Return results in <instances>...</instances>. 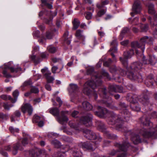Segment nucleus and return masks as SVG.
<instances>
[{"label": "nucleus", "instance_id": "423d86ee", "mask_svg": "<svg viewBox=\"0 0 157 157\" xmlns=\"http://www.w3.org/2000/svg\"><path fill=\"white\" fill-rule=\"evenodd\" d=\"M132 9L133 12L130 13V14L132 16H134V13L136 14L140 13L142 10L140 2L138 1L135 2L133 5Z\"/></svg>", "mask_w": 157, "mask_h": 157}, {"label": "nucleus", "instance_id": "c85d7f7f", "mask_svg": "<svg viewBox=\"0 0 157 157\" xmlns=\"http://www.w3.org/2000/svg\"><path fill=\"white\" fill-rule=\"evenodd\" d=\"M129 30V29L127 28H124L123 29L119 36V38L120 40H121L123 39L124 35L127 33Z\"/></svg>", "mask_w": 157, "mask_h": 157}, {"label": "nucleus", "instance_id": "20e7f679", "mask_svg": "<svg viewBox=\"0 0 157 157\" xmlns=\"http://www.w3.org/2000/svg\"><path fill=\"white\" fill-rule=\"evenodd\" d=\"M11 62H10L8 64H5L2 67L3 69L2 73L3 77L6 78H10L12 77L11 75L8 72V70H10L12 72H17L21 71V68L18 65L15 66L14 67H10L9 64Z\"/></svg>", "mask_w": 157, "mask_h": 157}, {"label": "nucleus", "instance_id": "6e6d98bb", "mask_svg": "<svg viewBox=\"0 0 157 157\" xmlns=\"http://www.w3.org/2000/svg\"><path fill=\"white\" fill-rule=\"evenodd\" d=\"M52 61L54 63H56L57 62H58L59 63H61L62 62V60L59 59H57L56 58H53L52 59Z\"/></svg>", "mask_w": 157, "mask_h": 157}, {"label": "nucleus", "instance_id": "f03ea898", "mask_svg": "<svg viewBox=\"0 0 157 157\" xmlns=\"http://www.w3.org/2000/svg\"><path fill=\"white\" fill-rule=\"evenodd\" d=\"M153 38L151 37L145 36L142 37L140 40V44L137 41L132 42L131 43V46L133 50H136V53L139 55V52L136 50L137 48H140L143 53L145 49V43L151 44L153 41Z\"/></svg>", "mask_w": 157, "mask_h": 157}, {"label": "nucleus", "instance_id": "49530a36", "mask_svg": "<svg viewBox=\"0 0 157 157\" xmlns=\"http://www.w3.org/2000/svg\"><path fill=\"white\" fill-rule=\"evenodd\" d=\"M58 68L57 66H54L52 68V71L53 73H55L56 72H59L62 69H60L59 71H57V70H58Z\"/></svg>", "mask_w": 157, "mask_h": 157}, {"label": "nucleus", "instance_id": "8fccbe9b", "mask_svg": "<svg viewBox=\"0 0 157 157\" xmlns=\"http://www.w3.org/2000/svg\"><path fill=\"white\" fill-rule=\"evenodd\" d=\"M106 11L104 10H100L98 13V15L99 17H101L104 15Z\"/></svg>", "mask_w": 157, "mask_h": 157}, {"label": "nucleus", "instance_id": "de8ad7c7", "mask_svg": "<svg viewBox=\"0 0 157 157\" xmlns=\"http://www.w3.org/2000/svg\"><path fill=\"white\" fill-rule=\"evenodd\" d=\"M140 101L144 105H147L148 102V99L147 98H144L142 99V100H140Z\"/></svg>", "mask_w": 157, "mask_h": 157}, {"label": "nucleus", "instance_id": "b1692460", "mask_svg": "<svg viewBox=\"0 0 157 157\" xmlns=\"http://www.w3.org/2000/svg\"><path fill=\"white\" fill-rule=\"evenodd\" d=\"M131 139L135 144H137L141 141L139 136L137 135H134L132 137Z\"/></svg>", "mask_w": 157, "mask_h": 157}, {"label": "nucleus", "instance_id": "a18cd8bd", "mask_svg": "<svg viewBox=\"0 0 157 157\" xmlns=\"http://www.w3.org/2000/svg\"><path fill=\"white\" fill-rule=\"evenodd\" d=\"M145 121H144L143 123L144 125L147 126L148 125H149L152 124V123L150 122L148 119L146 118L145 119Z\"/></svg>", "mask_w": 157, "mask_h": 157}, {"label": "nucleus", "instance_id": "ea45409f", "mask_svg": "<svg viewBox=\"0 0 157 157\" xmlns=\"http://www.w3.org/2000/svg\"><path fill=\"white\" fill-rule=\"evenodd\" d=\"M30 139V137L28 136L27 137L24 138L22 141V143L23 145H25L28 144L27 140Z\"/></svg>", "mask_w": 157, "mask_h": 157}, {"label": "nucleus", "instance_id": "37998d69", "mask_svg": "<svg viewBox=\"0 0 157 157\" xmlns=\"http://www.w3.org/2000/svg\"><path fill=\"white\" fill-rule=\"evenodd\" d=\"M42 3L44 4L49 9H51L52 6L49 4L47 3V1L46 0H42Z\"/></svg>", "mask_w": 157, "mask_h": 157}, {"label": "nucleus", "instance_id": "774afa93", "mask_svg": "<svg viewBox=\"0 0 157 157\" xmlns=\"http://www.w3.org/2000/svg\"><path fill=\"white\" fill-rule=\"evenodd\" d=\"M98 34L101 37L104 36L105 35V33L103 32L98 31Z\"/></svg>", "mask_w": 157, "mask_h": 157}, {"label": "nucleus", "instance_id": "dca6fc26", "mask_svg": "<svg viewBox=\"0 0 157 157\" xmlns=\"http://www.w3.org/2000/svg\"><path fill=\"white\" fill-rule=\"evenodd\" d=\"M68 32L67 31H66L63 35V38L64 42L67 44H70L72 38L71 35L68 36Z\"/></svg>", "mask_w": 157, "mask_h": 157}, {"label": "nucleus", "instance_id": "e433bc0d", "mask_svg": "<svg viewBox=\"0 0 157 157\" xmlns=\"http://www.w3.org/2000/svg\"><path fill=\"white\" fill-rule=\"evenodd\" d=\"M69 125L71 128H73L76 130H79L78 127L73 122L70 121L69 122Z\"/></svg>", "mask_w": 157, "mask_h": 157}, {"label": "nucleus", "instance_id": "aec40b11", "mask_svg": "<svg viewBox=\"0 0 157 157\" xmlns=\"http://www.w3.org/2000/svg\"><path fill=\"white\" fill-rule=\"evenodd\" d=\"M98 112H96L95 113L99 117H100L101 115L104 114L106 112L107 110L105 108H101L100 106L98 107Z\"/></svg>", "mask_w": 157, "mask_h": 157}, {"label": "nucleus", "instance_id": "7c9ffc66", "mask_svg": "<svg viewBox=\"0 0 157 157\" xmlns=\"http://www.w3.org/2000/svg\"><path fill=\"white\" fill-rule=\"evenodd\" d=\"M112 120L111 123H110V124H114L115 123H120L122 122V121L120 119H118L117 116L112 118Z\"/></svg>", "mask_w": 157, "mask_h": 157}, {"label": "nucleus", "instance_id": "7ed1b4c3", "mask_svg": "<svg viewBox=\"0 0 157 157\" xmlns=\"http://www.w3.org/2000/svg\"><path fill=\"white\" fill-rule=\"evenodd\" d=\"M101 83L100 79H91L85 84L83 92L84 94L89 95L91 92L90 88L94 90L97 86H100Z\"/></svg>", "mask_w": 157, "mask_h": 157}, {"label": "nucleus", "instance_id": "ddd939ff", "mask_svg": "<svg viewBox=\"0 0 157 157\" xmlns=\"http://www.w3.org/2000/svg\"><path fill=\"white\" fill-rule=\"evenodd\" d=\"M21 111L25 113L27 112L29 115H31L33 112V108L31 105L29 104H26L23 106L21 108Z\"/></svg>", "mask_w": 157, "mask_h": 157}, {"label": "nucleus", "instance_id": "5fc2aeb1", "mask_svg": "<svg viewBox=\"0 0 157 157\" xmlns=\"http://www.w3.org/2000/svg\"><path fill=\"white\" fill-rule=\"evenodd\" d=\"M117 70V67L115 66H113L110 68V71L112 73H113Z\"/></svg>", "mask_w": 157, "mask_h": 157}, {"label": "nucleus", "instance_id": "bf43d9fd", "mask_svg": "<svg viewBox=\"0 0 157 157\" xmlns=\"http://www.w3.org/2000/svg\"><path fill=\"white\" fill-rule=\"evenodd\" d=\"M63 132H66L67 134L69 135H71L72 134V132L70 131H68V130L65 127H63Z\"/></svg>", "mask_w": 157, "mask_h": 157}, {"label": "nucleus", "instance_id": "13d9d810", "mask_svg": "<svg viewBox=\"0 0 157 157\" xmlns=\"http://www.w3.org/2000/svg\"><path fill=\"white\" fill-rule=\"evenodd\" d=\"M128 40H127L121 42V45L124 46H125L128 44Z\"/></svg>", "mask_w": 157, "mask_h": 157}, {"label": "nucleus", "instance_id": "a211bd4d", "mask_svg": "<svg viewBox=\"0 0 157 157\" xmlns=\"http://www.w3.org/2000/svg\"><path fill=\"white\" fill-rule=\"evenodd\" d=\"M52 29H51L50 31H48L47 32L46 34V39H51L52 38V36L53 35L54 32L57 33L58 31L55 29H53V27L52 28Z\"/></svg>", "mask_w": 157, "mask_h": 157}, {"label": "nucleus", "instance_id": "473e14b6", "mask_svg": "<svg viewBox=\"0 0 157 157\" xmlns=\"http://www.w3.org/2000/svg\"><path fill=\"white\" fill-rule=\"evenodd\" d=\"M47 50L50 53H54L56 51V48L52 45L48 46L47 48Z\"/></svg>", "mask_w": 157, "mask_h": 157}, {"label": "nucleus", "instance_id": "f8f14e48", "mask_svg": "<svg viewBox=\"0 0 157 157\" xmlns=\"http://www.w3.org/2000/svg\"><path fill=\"white\" fill-rule=\"evenodd\" d=\"M123 92V88L122 86H111L110 87L109 91V93L111 94H113L112 92Z\"/></svg>", "mask_w": 157, "mask_h": 157}, {"label": "nucleus", "instance_id": "338daca9", "mask_svg": "<svg viewBox=\"0 0 157 157\" xmlns=\"http://www.w3.org/2000/svg\"><path fill=\"white\" fill-rule=\"evenodd\" d=\"M56 100L59 103V107L61 105L62 103V102L61 100V99L57 97L56 98Z\"/></svg>", "mask_w": 157, "mask_h": 157}, {"label": "nucleus", "instance_id": "4d7b16f0", "mask_svg": "<svg viewBox=\"0 0 157 157\" xmlns=\"http://www.w3.org/2000/svg\"><path fill=\"white\" fill-rule=\"evenodd\" d=\"M40 55L42 58H46L47 57L48 54L45 52H43Z\"/></svg>", "mask_w": 157, "mask_h": 157}, {"label": "nucleus", "instance_id": "58836bf2", "mask_svg": "<svg viewBox=\"0 0 157 157\" xmlns=\"http://www.w3.org/2000/svg\"><path fill=\"white\" fill-rule=\"evenodd\" d=\"M40 117L36 115H35L33 119V122H38L40 120Z\"/></svg>", "mask_w": 157, "mask_h": 157}, {"label": "nucleus", "instance_id": "393cba45", "mask_svg": "<svg viewBox=\"0 0 157 157\" xmlns=\"http://www.w3.org/2000/svg\"><path fill=\"white\" fill-rule=\"evenodd\" d=\"M57 120L59 123L63 124L67 122L68 119L66 116H64L62 117H58L57 118Z\"/></svg>", "mask_w": 157, "mask_h": 157}, {"label": "nucleus", "instance_id": "4468645a", "mask_svg": "<svg viewBox=\"0 0 157 157\" xmlns=\"http://www.w3.org/2000/svg\"><path fill=\"white\" fill-rule=\"evenodd\" d=\"M129 146L130 144L127 142H126L122 144L118 143L116 144V147L119 148L121 151H126L127 148Z\"/></svg>", "mask_w": 157, "mask_h": 157}, {"label": "nucleus", "instance_id": "6ab92c4d", "mask_svg": "<svg viewBox=\"0 0 157 157\" xmlns=\"http://www.w3.org/2000/svg\"><path fill=\"white\" fill-rule=\"evenodd\" d=\"M117 45V43L116 39H114L111 43V48L109 51L113 52H116L117 51L116 47Z\"/></svg>", "mask_w": 157, "mask_h": 157}, {"label": "nucleus", "instance_id": "412c9836", "mask_svg": "<svg viewBox=\"0 0 157 157\" xmlns=\"http://www.w3.org/2000/svg\"><path fill=\"white\" fill-rule=\"evenodd\" d=\"M157 58L154 56H149V63L151 65H155L157 62Z\"/></svg>", "mask_w": 157, "mask_h": 157}, {"label": "nucleus", "instance_id": "09e8293b", "mask_svg": "<svg viewBox=\"0 0 157 157\" xmlns=\"http://www.w3.org/2000/svg\"><path fill=\"white\" fill-rule=\"evenodd\" d=\"M56 24L57 27L59 28L61 26L62 22L59 19H57L56 21Z\"/></svg>", "mask_w": 157, "mask_h": 157}, {"label": "nucleus", "instance_id": "79ce46f5", "mask_svg": "<svg viewBox=\"0 0 157 157\" xmlns=\"http://www.w3.org/2000/svg\"><path fill=\"white\" fill-rule=\"evenodd\" d=\"M30 91L32 93H38L39 90L37 88L33 87L31 89Z\"/></svg>", "mask_w": 157, "mask_h": 157}, {"label": "nucleus", "instance_id": "680f3d73", "mask_svg": "<svg viewBox=\"0 0 157 157\" xmlns=\"http://www.w3.org/2000/svg\"><path fill=\"white\" fill-rule=\"evenodd\" d=\"M8 98L9 99V100H10L13 103H15L16 101V99L14 98V99H13L10 96H7V98Z\"/></svg>", "mask_w": 157, "mask_h": 157}, {"label": "nucleus", "instance_id": "c03bdc74", "mask_svg": "<svg viewBox=\"0 0 157 157\" xmlns=\"http://www.w3.org/2000/svg\"><path fill=\"white\" fill-rule=\"evenodd\" d=\"M40 32L39 30L34 31L33 32V36L34 37H39Z\"/></svg>", "mask_w": 157, "mask_h": 157}, {"label": "nucleus", "instance_id": "9b49d317", "mask_svg": "<svg viewBox=\"0 0 157 157\" xmlns=\"http://www.w3.org/2000/svg\"><path fill=\"white\" fill-rule=\"evenodd\" d=\"M131 101L132 102V104L131 105V108L134 111H139L140 109V107L134 105L135 103L137 102L138 100V98H137V96L136 95H134L133 96L131 97Z\"/></svg>", "mask_w": 157, "mask_h": 157}, {"label": "nucleus", "instance_id": "c756f323", "mask_svg": "<svg viewBox=\"0 0 157 157\" xmlns=\"http://www.w3.org/2000/svg\"><path fill=\"white\" fill-rule=\"evenodd\" d=\"M83 31L78 29L76 31L75 36L79 39L84 38V37L82 35Z\"/></svg>", "mask_w": 157, "mask_h": 157}, {"label": "nucleus", "instance_id": "39448f33", "mask_svg": "<svg viewBox=\"0 0 157 157\" xmlns=\"http://www.w3.org/2000/svg\"><path fill=\"white\" fill-rule=\"evenodd\" d=\"M86 74L87 75H90L94 76L96 78H101L104 77L107 78H110L108 72L104 70H103L101 74L94 71V68L92 66L89 67L87 69Z\"/></svg>", "mask_w": 157, "mask_h": 157}, {"label": "nucleus", "instance_id": "c9c22d12", "mask_svg": "<svg viewBox=\"0 0 157 157\" xmlns=\"http://www.w3.org/2000/svg\"><path fill=\"white\" fill-rule=\"evenodd\" d=\"M140 29L142 32H146L148 29V25H140Z\"/></svg>", "mask_w": 157, "mask_h": 157}, {"label": "nucleus", "instance_id": "052dcab7", "mask_svg": "<svg viewBox=\"0 0 157 157\" xmlns=\"http://www.w3.org/2000/svg\"><path fill=\"white\" fill-rule=\"evenodd\" d=\"M78 113L77 111H74L72 114V116L74 117H77V115L78 114Z\"/></svg>", "mask_w": 157, "mask_h": 157}, {"label": "nucleus", "instance_id": "a19ab883", "mask_svg": "<svg viewBox=\"0 0 157 157\" xmlns=\"http://www.w3.org/2000/svg\"><path fill=\"white\" fill-rule=\"evenodd\" d=\"M86 18L87 19L89 20L91 19L92 17V14L91 13L89 12H87L85 13Z\"/></svg>", "mask_w": 157, "mask_h": 157}, {"label": "nucleus", "instance_id": "4c0bfd02", "mask_svg": "<svg viewBox=\"0 0 157 157\" xmlns=\"http://www.w3.org/2000/svg\"><path fill=\"white\" fill-rule=\"evenodd\" d=\"M69 86L73 91L76 90L78 89V86L76 84L71 83L70 84Z\"/></svg>", "mask_w": 157, "mask_h": 157}, {"label": "nucleus", "instance_id": "2eb2a0df", "mask_svg": "<svg viewBox=\"0 0 157 157\" xmlns=\"http://www.w3.org/2000/svg\"><path fill=\"white\" fill-rule=\"evenodd\" d=\"M41 71L46 78H54L51 75V73L48 70V68L45 67L42 69Z\"/></svg>", "mask_w": 157, "mask_h": 157}, {"label": "nucleus", "instance_id": "72a5a7b5", "mask_svg": "<svg viewBox=\"0 0 157 157\" xmlns=\"http://www.w3.org/2000/svg\"><path fill=\"white\" fill-rule=\"evenodd\" d=\"M20 144L17 143V144L15 145L13 147V154L15 155L17 153V150L18 149H20Z\"/></svg>", "mask_w": 157, "mask_h": 157}, {"label": "nucleus", "instance_id": "f704fd0d", "mask_svg": "<svg viewBox=\"0 0 157 157\" xmlns=\"http://www.w3.org/2000/svg\"><path fill=\"white\" fill-rule=\"evenodd\" d=\"M131 18H129V23L133 24L134 25H137V22L139 21V18L137 17H136L134 18L132 21H131Z\"/></svg>", "mask_w": 157, "mask_h": 157}, {"label": "nucleus", "instance_id": "4be33fe9", "mask_svg": "<svg viewBox=\"0 0 157 157\" xmlns=\"http://www.w3.org/2000/svg\"><path fill=\"white\" fill-rule=\"evenodd\" d=\"M83 108L87 110H91L93 108L92 105L87 101H84L82 103Z\"/></svg>", "mask_w": 157, "mask_h": 157}, {"label": "nucleus", "instance_id": "2f4dec72", "mask_svg": "<svg viewBox=\"0 0 157 157\" xmlns=\"http://www.w3.org/2000/svg\"><path fill=\"white\" fill-rule=\"evenodd\" d=\"M49 112L54 116H56L59 115V111L58 109L55 108L50 109Z\"/></svg>", "mask_w": 157, "mask_h": 157}, {"label": "nucleus", "instance_id": "0eeeda50", "mask_svg": "<svg viewBox=\"0 0 157 157\" xmlns=\"http://www.w3.org/2000/svg\"><path fill=\"white\" fill-rule=\"evenodd\" d=\"M151 132H150L149 130L146 129H143L141 132L142 135L146 137H149L154 135L155 133H157V125L155 128H151Z\"/></svg>", "mask_w": 157, "mask_h": 157}, {"label": "nucleus", "instance_id": "603ef678", "mask_svg": "<svg viewBox=\"0 0 157 157\" xmlns=\"http://www.w3.org/2000/svg\"><path fill=\"white\" fill-rule=\"evenodd\" d=\"M18 95L19 92L17 90H15L13 93V95L15 99H17Z\"/></svg>", "mask_w": 157, "mask_h": 157}, {"label": "nucleus", "instance_id": "a878e982", "mask_svg": "<svg viewBox=\"0 0 157 157\" xmlns=\"http://www.w3.org/2000/svg\"><path fill=\"white\" fill-rule=\"evenodd\" d=\"M73 27V29L75 30L78 28L80 25V21L78 19L75 18L72 22Z\"/></svg>", "mask_w": 157, "mask_h": 157}, {"label": "nucleus", "instance_id": "6e6552de", "mask_svg": "<svg viewBox=\"0 0 157 157\" xmlns=\"http://www.w3.org/2000/svg\"><path fill=\"white\" fill-rule=\"evenodd\" d=\"M83 132L86 134V137L89 139L93 140L97 138L99 141L101 140V137L100 136L97 137L95 133L92 131L86 129Z\"/></svg>", "mask_w": 157, "mask_h": 157}, {"label": "nucleus", "instance_id": "cd10ccee", "mask_svg": "<svg viewBox=\"0 0 157 157\" xmlns=\"http://www.w3.org/2000/svg\"><path fill=\"white\" fill-rule=\"evenodd\" d=\"M92 144L91 143H84L82 145V146L85 148H86L88 149L91 150L92 151H93L95 149V147H92Z\"/></svg>", "mask_w": 157, "mask_h": 157}, {"label": "nucleus", "instance_id": "e2e57ef3", "mask_svg": "<svg viewBox=\"0 0 157 157\" xmlns=\"http://www.w3.org/2000/svg\"><path fill=\"white\" fill-rule=\"evenodd\" d=\"M0 153L4 156H7V153L4 151L3 150H2L0 151Z\"/></svg>", "mask_w": 157, "mask_h": 157}, {"label": "nucleus", "instance_id": "5701e85b", "mask_svg": "<svg viewBox=\"0 0 157 157\" xmlns=\"http://www.w3.org/2000/svg\"><path fill=\"white\" fill-rule=\"evenodd\" d=\"M148 12L149 14H153L155 13L154 5L151 3H149L147 6Z\"/></svg>", "mask_w": 157, "mask_h": 157}, {"label": "nucleus", "instance_id": "9d476101", "mask_svg": "<svg viewBox=\"0 0 157 157\" xmlns=\"http://www.w3.org/2000/svg\"><path fill=\"white\" fill-rule=\"evenodd\" d=\"M92 115L91 114L83 117L81 119V122L83 124H86V126H90L92 125Z\"/></svg>", "mask_w": 157, "mask_h": 157}, {"label": "nucleus", "instance_id": "864d4df0", "mask_svg": "<svg viewBox=\"0 0 157 157\" xmlns=\"http://www.w3.org/2000/svg\"><path fill=\"white\" fill-rule=\"evenodd\" d=\"M141 56L142 58V61L143 63L144 64H147V60L145 59V57L144 56L143 54H142L141 55Z\"/></svg>", "mask_w": 157, "mask_h": 157}, {"label": "nucleus", "instance_id": "f257e3e1", "mask_svg": "<svg viewBox=\"0 0 157 157\" xmlns=\"http://www.w3.org/2000/svg\"><path fill=\"white\" fill-rule=\"evenodd\" d=\"M134 54V50L130 49L129 51L124 52V58H120V60L123 66L128 70L126 73L127 77L129 78H142L141 75L139 74L140 70L141 68L142 64L140 62H136L132 64L130 67L132 71H129L128 68V61Z\"/></svg>", "mask_w": 157, "mask_h": 157}, {"label": "nucleus", "instance_id": "69168bd1", "mask_svg": "<svg viewBox=\"0 0 157 157\" xmlns=\"http://www.w3.org/2000/svg\"><path fill=\"white\" fill-rule=\"evenodd\" d=\"M14 114L16 116L19 117L21 115V113L19 111L17 110L14 112Z\"/></svg>", "mask_w": 157, "mask_h": 157}, {"label": "nucleus", "instance_id": "1a4fd4ad", "mask_svg": "<svg viewBox=\"0 0 157 157\" xmlns=\"http://www.w3.org/2000/svg\"><path fill=\"white\" fill-rule=\"evenodd\" d=\"M57 14V12L55 11L54 12H51L50 10L48 11L46 14L49 18H45L44 21L47 24L50 25L51 26L52 24V21L54 17L56 16Z\"/></svg>", "mask_w": 157, "mask_h": 157}, {"label": "nucleus", "instance_id": "0e129e2a", "mask_svg": "<svg viewBox=\"0 0 157 157\" xmlns=\"http://www.w3.org/2000/svg\"><path fill=\"white\" fill-rule=\"evenodd\" d=\"M126 154L125 152H123L121 154L118 155L117 157H126Z\"/></svg>", "mask_w": 157, "mask_h": 157}, {"label": "nucleus", "instance_id": "3c124183", "mask_svg": "<svg viewBox=\"0 0 157 157\" xmlns=\"http://www.w3.org/2000/svg\"><path fill=\"white\" fill-rule=\"evenodd\" d=\"M13 105H8L7 104H5L4 105V107L5 109L9 110L10 108L13 107Z\"/></svg>", "mask_w": 157, "mask_h": 157}, {"label": "nucleus", "instance_id": "bb28decb", "mask_svg": "<svg viewBox=\"0 0 157 157\" xmlns=\"http://www.w3.org/2000/svg\"><path fill=\"white\" fill-rule=\"evenodd\" d=\"M109 1L108 0H105L101 2V3H98L97 4V7L99 9H101L105 5L109 3Z\"/></svg>", "mask_w": 157, "mask_h": 157}, {"label": "nucleus", "instance_id": "f3484780", "mask_svg": "<svg viewBox=\"0 0 157 157\" xmlns=\"http://www.w3.org/2000/svg\"><path fill=\"white\" fill-rule=\"evenodd\" d=\"M39 48L38 46H35L33 48V55L31 56V59L36 63H38L40 61L39 60H37V58L36 57L35 55H34L35 52L38 51Z\"/></svg>", "mask_w": 157, "mask_h": 157}]
</instances>
